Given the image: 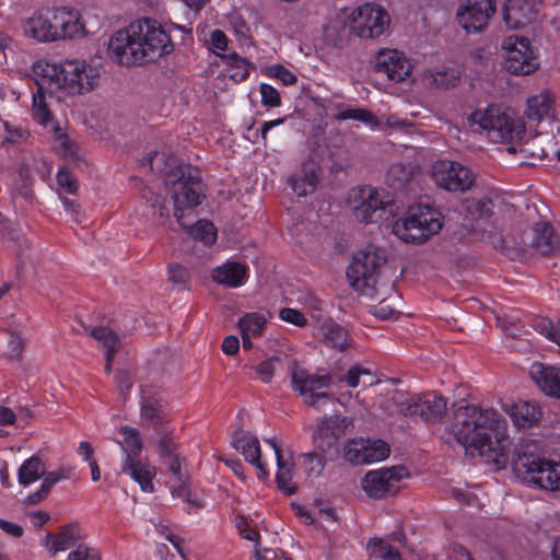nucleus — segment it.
Segmentation results:
<instances>
[{"mask_svg": "<svg viewBox=\"0 0 560 560\" xmlns=\"http://www.w3.org/2000/svg\"><path fill=\"white\" fill-rule=\"evenodd\" d=\"M454 417V436L466 455L480 457L497 470L511 463L516 476L528 485L547 491L560 490V463L512 448L509 438L499 436L505 421L497 410L464 405Z\"/></svg>", "mask_w": 560, "mask_h": 560, "instance_id": "obj_1", "label": "nucleus"}, {"mask_svg": "<svg viewBox=\"0 0 560 560\" xmlns=\"http://www.w3.org/2000/svg\"><path fill=\"white\" fill-rule=\"evenodd\" d=\"M454 417V436L466 455L480 457L497 470L511 463L516 476L528 485L547 491L560 490V463L512 448L509 438L499 436L505 421L497 410L464 405Z\"/></svg>", "mask_w": 560, "mask_h": 560, "instance_id": "obj_2", "label": "nucleus"}, {"mask_svg": "<svg viewBox=\"0 0 560 560\" xmlns=\"http://www.w3.org/2000/svg\"><path fill=\"white\" fill-rule=\"evenodd\" d=\"M171 35L156 20L143 18L115 32L108 42V57L120 66L154 62L173 52Z\"/></svg>", "mask_w": 560, "mask_h": 560, "instance_id": "obj_3", "label": "nucleus"}, {"mask_svg": "<svg viewBox=\"0 0 560 560\" xmlns=\"http://www.w3.org/2000/svg\"><path fill=\"white\" fill-rule=\"evenodd\" d=\"M24 33L40 43L74 39L86 35L77 10L55 8L40 10L23 25Z\"/></svg>", "mask_w": 560, "mask_h": 560, "instance_id": "obj_4", "label": "nucleus"}, {"mask_svg": "<svg viewBox=\"0 0 560 560\" xmlns=\"http://www.w3.org/2000/svg\"><path fill=\"white\" fill-rule=\"evenodd\" d=\"M165 190L174 205L176 221H183L196 213L205 196L201 192V178L199 171L189 164H180L166 172L164 179Z\"/></svg>", "mask_w": 560, "mask_h": 560, "instance_id": "obj_5", "label": "nucleus"}, {"mask_svg": "<svg viewBox=\"0 0 560 560\" xmlns=\"http://www.w3.org/2000/svg\"><path fill=\"white\" fill-rule=\"evenodd\" d=\"M468 122L472 131L486 133L492 142H520L526 135L525 124L499 106L475 110L468 117Z\"/></svg>", "mask_w": 560, "mask_h": 560, "instance_id": "obj_6", "label": "nucleus"}, {"mask_svg": "<svg viewBox=\"0 0 560 560\" xmlns=\"http://www.w3.org/2000/svg\"><path fill=\"white\" fill-rule=\"evenodd\" d=\"M33 70L34 73L43 71L44 77L52 81L55 89H62L73 95L92 91L100 78V70L96 67L80 60H66L60 65L37 63Z\"/></svg>", "mask_w": 560, "mask_h": 560, "instance_id": "obj_7", "label": "nucleus"}, {"mask_svg": "<svg viewBox=\"0 0 560 560\" xmlns=\"http://www.w3.org/2000/svg\"><path fill=\"white\" fill-rule=\"evenodd\" d=\"M386 264L383 249L369 245L357 253L347 270L351 287L360 294L371 299L380 295V277Z\"/></svg>", "mask_w": 560, "mask_h": 560, "instance_id": "obj_8", "label": "nucleus"}, {"mask_svg": "<svg viewBox=\"0 0 560 560\" xmlns=\"http://www.w3.org/2000/svg\"><path fill=\"white\" fill-rule=\"evenodd\" d=\"M39 78L35 79L36 92L33 93L32 117L40 126L50 127L54 132L55 140L58 142L59 150L66 159L75 162L79 159L77 147L70 141L68 136L62 132L61 128L55 124L54 115L47 103V94H52L59 89H55L51 80L44 77V72L38 70L36 73Z\"/></svg>", "mask_w": 560, "mask_h": 560, "instance_id": "obj_9", "label": "nucleus"}, {"mask_svg": "<svg viewBox=\"0 0 560 560\" xmlns=\"http://www.w3.org/2000/svg\"><path fill=\"white\" fill-rule=\"evenodd\" d=\"M441 228V213L431 206L419 205L409 209L408 217L393 224V233L406 243H422Z\"/></svg>", "mask_w": 560, "mask_h": 560, "instance_id": "obj_10", "label": "nucleus"}, {"mask_svg": "<svg viewBox=\"0 0 560 560\" xmlns=\"http://www.w3.org/2000/svg\"><path fill=\"white\" fill-rule=\"evenodd\" d=\"M392 401L397 413L405 417H419L425 422L440 421L447 410L445 398L435 392H428L415 397L396 390L392 395Z\"/></svg>", "mask_w": 560, "mask_h": 560, "instance_id": "obj_11", "label": "nucleus"}, {"mask_svg": "<svg viewBox=\"0 0 560 560\" xmlns=\"http://www.w3.org/2000/svg\"><path fill=\"white\" fill-rule=\"evenodd\" d=\"M291 384L293 392L304 397L310 407L319 409L320 402L330 400L334 395L322 389L329 388L334 383L331 374L315 375L299 366L296 361L290 364Z\"/></svg>", "mask_w": 560, "mask_h": 560, "instance_id": "obj_12", "label": "nucleus"}, {"mask_svg": "<svg viewBox=\"0 0 560 560\" xmlns=\"http://www.w3.org/2000/svg\"><path fill=\"white\" fill-rule=\"evenodd\" d=\"M390 18L380 5L365 3L350 15V32L361 38H376L388 28Z\"/></svg>", "mask_w": 560, "mask_h": 560, "instance_id": "obj_13", "label": "nucleus"}, {"mask_svg": "<svg viewBox=\"0 0 560 560\" xmlns=\"http://www.w3.org/2000/svg\"><path fill=\"white\" fill-rule=\"evenodd\" d=\"M505 50L504 68L512 74L527 75L538 68L537 57L528 38L511 35L502 44Z\"/></svg>", "mask_w": 560, "mask_h": 560, "instance_id": "obj_14", "label": "nucleus"}, {"mask_svg": "<svg viewBox=\"0 0 560 560\" xmlns=\"http://www.w3.org/2000/svg\"><path fill=\"white\" fill-rule=\"evenodd\" d=\"M407 476L408 471L404 466L370 470L362 478L361 486L370 498L383 499L397 493L400 481Z\"/></svg>", "mask_w": 560, "mask_h": 560, "instance_id": "obj_15", "label": "nucleus"}, {"mask_svg": "<svg viewBox=\"0 0 560 560\" xmlns=\"http://www.w3.org/2000/svg\"><path fill=\"white\" fill-rule=\"evenodd\" d=\"M432 178L439 187L448 191H466L475 183V176L468 167L450 160H440L433 164Z\"/></svg>", "mask_w": 560, "mask_h": 560, "instance_id": "obj_16", "label": "nucleus"}, {"mask_svg": "<svg viewBox=\"0 0 560 560\" xmlns=\"http://www.w3.org/2000/svg\"><path fill=\"white\" fill-rule=\"evenodd\" d=\"M392 200H384L377 189L364 187L360 190V203L354 206L353 213L358 221L377 223L393 213Z\"/></svg>", "mask_w": 560, "mask_h": 560, "instance_id": "obj_17", "label": "nucleus"}, {"mask_svg": "<svg viewBox=\"0 0 560 560\" xmlns=\"http://www.w3.org/2000/svg\"><path fill=\"white\" fill-rule=\"evenodd\" d=\"M494 12V0H466L457 10V21L468 33H479L488 26Z\"/></svg>", "mask_w": 560, "mask_h": 560, "instance_id": "obj_18", "label": "nucleus"}, {"mask_svg": "<svg viewBox=\"0 0 560 560\" xmlns=\"http://www.w3.org/2000/svg\"><path fill=\"white\" fill-rule=\"evenodd\" d=\"M374 70L390 81L400 82L410 74L411 65L397 49H381L374 58Z\"/></svg>", "mask_w": 560, "mask_h": 560, "instance_id": "obj_19", "label": "nucleus"}, {"mask_svg": "<svg viewBox=\"0 0 560 560\" xmlns=\"http://www.w3.org/2000/svg\"><path fill=\"white\" fill-rule=\"evenodd\" d=\"M540 0H509L503 10L505 25L510 28L523 27L535 21Z\"/></svg>", "mask_w": 560, "mask_h": 560, "instance_id": "obj_20", "label": "nucleus"}, {"mask_svg": "<svg viewBox=\"0 0 560 560\" xmlns=\"http://www.w3.org/2000/svg\"><path fill=\"white\" fill-rule=\"evenodd\" d=\"M231 443L235 450L243 454L247 463L259 470L258 478L265 479L268 472L260 460L261 452L258 439L249 432L240 430L234 432Z\"/></svg>", "mask_w": 560, "mask_h": 560, "instance_id": "obj_21", "label": "nucleus"}, {"mask_svg": "<svg viewBox=\"0 0 560 560\" xmlns=\"http://www.w3.org/2000/svg\"><path fill=\"white\" fill-rule=\"evenodd\" d=\"M80 538L79 525L71 523L61 526L56 535L48 533L42 540V545L45 546L54 557L60 551L77 546Z\"/></svg>", "mask_w": 560, "mask_h": 560, "instance_id": "obj_22", "label": "nucleus"}, {"mask_svg": "<svg viewBox=\"0 0 560 560\" xmlns=\"http://www.w3.org/2000/svg\"><path fill=\"white\" fill-rule=\"evenodd\" d=\"M529 375L535 384L547 395L560 398V370L546 366L542 363H534Z\"/></svg>", "mask_w": 560, "mask_h": 560, "instance_id": "obj_23", "label": "nucleus"}, {"mask_svg": "<svg viewBox=\"0 0 560 560\" xmlns=\"http://www.w3.org/2000/svg\"><path fill=\"white\" fill-rule=\"evenodd\" d=\"M121 471L137 481L143 491L153 492V478L156 474L155 467L138 458L125 459Z\"/></svg>", "mask_w": 560, "mask_h": 560, "instance_id": "obj_24", "label": "nucleus"}, {"mask_svg": "<svg viewBox=\"0 0 560 560\" xmlns=\"http://www.w3.org/2000/svg\"><path fill=\"white\" fill-rule=\"evenodd\" d=\"M246 277V266L236 261H228L212 270V279L230 288L242 285Z\"/></svg>", "mask_w": 560, "mask_h": 560, "instance_id": "obj_25", "label": "nucleus"}, {"mask_svg": "<svg viewBox=\"0 0 560 560\" xmlns=\"http://www.w3.org/2000/svg\"><path fill=\"white\" fill-rule=\"evenodd\" d=\"M510 416L515 425L530 428L539 421L541 411L537 405L520 400L511 406Z\"/></svg>", "mask_w": 560, "mask_h": 560, "instance_id": "obj_26", "label": "nucleus"}, {"mask_svg": "<svg viewBox=\"0 0 560 560\" xmlns=\"http://www.w3.org/2000/svg\"><path fill=\"white\" fill-rule=\"evenodd\" d=\"M197 214L177 221L178 224L192 237L205 244H211L215 238L214 225L208 220H196Z\"/></svg>", "mask_w": 560, "mask_h": 560, "instance_id": "obj_27", "label": "nucleus"}, {"mask_svg": "<svg viewBox=\"0 0 560 560\" xmlns=\"http://www.w3.org/2000/svg\"><path fill=\"white\" fill-rule=\"evenodd\" d=\"M533 246L544 256L553 254L558 248V237L548 223H541L534 230Z\"/></svg>", "mask_w": 560, "mask_h": 560, "instance_id": "obj_28", "label": "nucleus"}, {"mask_svg": "<svg viewBox=\"0 0 560 560\" xmlns=\"http://www.w3.org/2000/svg\"><path fill=\"white\" fill-rule=\"evenodd\" d=\"M218 56L224 65L230 67L229 77L234 82L245 81L249 75V69L254 68L252 62L236 52L218 54Z\"/></svg>", "mask_w": 560, "mask_h": 560, "instance_id": "obj_29", "label": "nucleus"}, {"mask_svg": "<svg viewBox=\"0 0 560 560\" xmlns=\"http://www.w3.org/2000/svg\"><path fill=\"white\" fill-rule=\"evenodd\" d=\"M45 464L40 457L33 455L26 459L19 468V482L26 487L44 476Z\"/></svg>", "mask_w": 560, "mask_h": 560, "instance_id": "obj_30", "label": "nucleus"}, {"mask_svg": "<svg viewBox=\"0 0 560 560\" xmlns=\"http://www.w3.org/2000/svg\"><path fill=\"white\" fill-rule=\"evenodd\" d=\"M323 335L328 346L346 350L349 347V334L347 329L337 323L329 322L323 326Z\"/></svg>", "mask_w": 560, "mask_h": 560, "instance_id": "obj_31", "label": "nucleus"}, {"mask_svg": "<svg viewBox=\"0 0 560 560\" xmlns=\"http://www.w3.org/2000/svg\"><path fill=\"white\" fill-rule=\"evenodd\" d=\"M120 433L124 436V441L119 442L126 454L125 459H136L142 452V441L138 430L130 427H121Z\"/></svg>", "mask_w": 560, "mask_h": 560, "instance_id": "obj_32", "label": "nucleus"}, {"mask_svg": "<svg viewBox=\"0 0 560 560\" xmlns=\"http://www.w3.org/2000/svg\"><path fill=\"white\" fill-rule=\"evenodd\" d=\"M141 417L154 425L161 424L165 418V406L162 400L142 396Z\"/></svg>", "mask_w": 560, "mask_h": 560, "instance_id": "obj_33", "label": "nucleus"}, {"mask_svg": "<svg viewBox=\"0 0 560 560\" xmlns=\"http://www.w3.org/2000/svg\"><path fill=\"white\" fill-rule=\"evenodd\" d=\"M551 105L549 95H535L527 101L526 116L530 120L540 121L545 116H549Z\"/></svg>", "mask_w": 560, "mask_h": 560, "instance_id": "obj_34", "label": "nucleus"}, {"mask_svg": "<svg viewBox=\"0 0 560 560\" xmlns=\"http://www.w3.org/2000/svg\"><path fill=\"white\" fill-rule=\"evenodd\" d=\"M412 171L404 164H394L386 174V184L395 191L402 190L410 182Z\"/></svg>", "mask_w": 560, "mask_h": 560, "instance_id": "obj_35", "label": "nucleus"}, {"mask_svg": "<svg viewBox=\"0 0 560 560\" xmlns=\"http://www.w3.org/2000/svg\"><path fill=\"white\" fill-rule=\"evenodd\" d=\"M351 420L348 417L336 415L322 420L318 424L320 434H330L337 439L345 435Z\"/></svg>", "mask_w": 560, "mask_h": 560, "instance_id": "obj_36", "label": "nucleus"}, {"mask_svg": "<svg viewBox=\"0 0 560 560\" xmlns=\"http://www.w3.org/2000/svg\"><path fill=\"white\" fill-rule=\"evenodd\" d=\"M90 335L106 349V352L117 353L120 346V337L114 330L97 326L90 329Z\"/></svg>", "mask_w": 560, "mask_h": 560, "instance_id": "obj_37", "label": "nucleus"}, {"mask_svg": "<svg viewBox=\"0 0 560 560\" xmlns=\"http://www.w3.org/2000/svg\"><path fill=\"white\" fill-rule=\"evenodd\" d=\"M265 325L266 318L258 313L246 314L238 320V327L242 335L250 336L254 338L262 334Z\"/></svg>", "mask_w": 560, "mask_h": 560, "instance_id": "obj_38", "label": "nucleus"}, {"mask_svg": "<svg viewBox=\"0 0 560 560\" xmlns=\"http://www.w3.org/2000/svg\"><path fill=\"white\" fill-rule=\"evenodd\" d=\"M430 84L438 89L455 88L460 80L459 71L454 68H445L430 74Z\"/></svg>", "mask_w": 560, "mask_h": 560, "instance_id": "obj_39", "label": "nucleus"}, {"mask_svg": "<svg viewBox=\"0 0 560 560\" xmlns=\"http://www.w3.org/2000/svg\"><path fill=\"white\" fill-rule=\"evenodd\" d=\"M277 465L278 471L276 474V482L278 489L287 495H292L295 493L296 488L294 486H290L292 479L291 465L284 462L283 456L279 454Z\"/></svg>", "mask_w": 560, "mask_h": 560, "instance_id": "obj_40", "label": "nucleus"}, {"mask_svg": "<svg viewBox=\"0 0 560 560\" xmlns=\"http://www.w3.org/2000/svg\"><path fill=\"white\" fill-rule=\"evenodd\" d=\"M365 439L349 440L343 446V457L354 465L365 464Z\"/></svg>", "mask_w": 560, "mask_h": 560, "instance_id": "obj_41", "label": "nucleus"}, {"mask_svg": "<svg viewBox=\"0 0 560 560\" xmlns=\"http://www.w3.org/2000/svg\"><path fill=\"white\" fill-rule=\"evenodd\" d=\"M5 136L2 140V145L21 144L27 141L31 133L27 128L21 124H13L10 121H2Z\"/></svg>", "mask_w": 560, "mask_h": 560, "instance_id": "obj_42", "label": "nucleus"}, {"mask_svg": "<svg viewBox=\"0 0 560 560\" xmlns=\"http://www.w3.org/2000/svg\"><path fill=\"white\" fill-rule=\"evenodd\" d=\"M338 439L330 434H320V428L317 427V430L313 434V443L315 447L319 451L320 455L326 456H336L339 452L338 448Z\"/></svg>", "mask_w": 560, "mask_h": 560, "instance_id": "obj_43", "label": "nucleus"}, {"mask_svg": "<svg viewBox=\"0 0 560 560\" xmlns=\"http://www.w3.org/2000/svg\"><path fill=\"white\" fill-rule=\"evenodd\" d=\"M365 464L383 460L388 457L390 448L382 440H365Z\"/></svg>", "mask_w": 560, "mask_h": 560, "instance_id": "obj_44", "label": "nucleus"}, {"mask_svg": "<svg viewBox=\"0 0 560 560\" xmlns=\"http://www.w3.org/2000/svg\"><path fill=\"white\" fill-rule=\"evenodd\" d=\"M336 118L338 120L354 119L373 127L378 125L377 118L371 112L363 108L345 109L337 114Z\"/></svg>", "mask_w": 560, "mask_h": 560, "instance_id": "obj_45", "label": "nucleus"}, {"mask_svg": "<svg viewBox=\"0 0 560 560\" xmlns=\"http://www.w3.org/2000/svg\"><path fill=\"white\" fill-rule=\"evenodd\" d=\"M361 376L369 377V381H365V380L363 381V385H372L373 384L371 371L369 369H365V368H362L359 365H354V366L350 368L349 371L345 375H342L338 378V381L346 382L347 385L350 387H357L360 384Z\"/></svg>", "mask_w": 560, "mask_h": 560, "instance_id": "obj_46", "label": "nucleus"}, {"mask_svg": "<svg viewBox=\"0 0 560 560\" xmlns=\"http://www.w3.org/2000/svg\"><path fill=\"white\" fill-rule=\"evenodd\" d=\"M492 202L488 198L482 199H466L464 201V207L468 213H470L474 218H483L489 217L491 212Z\"/></svg>", "mask_w": 560, "mask_h": 560, "instance_id": "obj_47", "label": "nucleus"}, {"mask_svg": "<svg viewBox=\"0 0 560 560\" xmlns=\"http://www.w3.org/2000/svg\"><path fill=\"white\" fill-rule=\"evenodd\" d=\"M304 467L308 475L318 476L324 470L327 458L317 452H310L303 455Z\"/></svg>", "mask_w": 560, "mask_h": 560, "instance_id": "obj_48", "label": "nucleus"}, {"mask_svg": "<svg viewBox=\"0 0 560 560\" xmlns=\"http://www.w3.org/2000/svg\"><path fill=\"white\" fill-rule=\"evenodd\" d=\"M281 365V359L279 357H271L260 362L256 372L260 375L261 380L266 383L270 382L276 370Z\"/></svg>", "mask_w": 560, "mask_h": 560, "instance_id": "obj_49", "label": "nucleus"}, {"mask_svg": "<svg viewBox=\"0 0 560 560\" xmlns=\"http://www.w3.org/2000/svg\"><path fill=\"white\" fill-rule=\"evenodd\" d=\"M267 74L280 80L284 85H292L298 81L296 75L282 65L270 66L267 69Z\"/></svg>", "mask_w": 560, "mask_h": 560, "instance_id": "obj_50", "label": "nucleus"}, {"mask_svg": "<svg viewBox=\"0 0 560 560\" xmlns=\"http://www.w3.org/2000/svg\"><path fill=\"white\" fill-rule=\"evenodd\" d=\"M264 106L278 107L281 105L279 92L270 84L261 83L259 86Z\"/></svg>", "mask_w": 560, "mask_h": 560, "instance_id": "obj_51", "label": "nucleus"}, {"mask_svg": "<svg viewBox=\"0 0 560 560\" xmlns=\"http://www.w3.org/2000/svg\"><path fill=\"white\" fill-rule=\"evenodd\" d=\"M100 553L94 548L84 544L77 545V548L68 555V560H100Z\"/></svg>", "mask_w": 560, "mask_h": 560, "instance_id": "obj_52", "label": "nucleus"}, {"mask_svg": "<svg viewBox=\"0 0 560 560\" xmlns=\"http://www.w3.org/2000/svg\"><path fill=\"white\" fill-rule=\"evenodd\" d=\"M115 382L118 390L120 392L121 396L126 399L129 390L131 389L133 385V377L132 375L125 370H118L115 373Z\"/></svg>", "mask_w": 560, "mask_h": 560, "instance_id": "obj_53", "label": "nucleus"}, {"mask_svg": "<svg viewBox=\"0 0 560 560\" xmlns=\"http://www.w3.org/2000/svg\"><path fill=\"white\" fill-rule=\"evenodd\" d=\"M151 197L148 201L151 202L153 215L163 220H170V211L166 207L165 199L161 195L150 192Z\"/></svg>", "mask_w": 560, "mask_h": 560, "instance_id": "obj_54", "label": "nucleus"}, {"mask_svg": "<svg viewBox=\"0 0 560 560\" xmlns=\"http://www.w3.org/2000/svg\"><path fill=\"white\" fill-rule=\"evenodd\" d=\"M168 280L174 284L185 285L189 281V271L182 265L174 264L168 267Z\"/></svg>", "mask_w": 560, "mask_h": 560, "instance_id": "obj_55", "label": "nucleus"}, {"mask_svg": "<svg viewBox=\"0 0 560 560\" xmlns=\"http://www.w3.org/2000/svg\"><path fill=\"white\" fill-rule=\"evenodd\" d=\"M292 189L299 197H305L315 190V180L307 177L293 178Z\"/></svg>", "mask_w": 560, "mask_h": 560, "instance_id": "obj_56", "label": "nucleus"}, {"mask_svg": "<svg viewBox=\"0 0 560 560\" xmlns=\"http://www.w3.org/2000/svg\"><path fill=\"white\" fill-rule=\"evenodd\" d=\"M390 546V544H388L382 538H372L369 540L366 549L370 552L371 557H375L377 559L383 560L387 549H389Z\"/></svg>", "mask_w": 560, "mask_h": 560, "instance_id": "obj_57", "label": "nucleus"}, {"mask_svg": "<svg viewBox=\"0 0 560 560\" xmlns=\"http://www.w3.org/2000/svg\"><path fill=\"white\" fill-rule=\"evenodd\" d=\"M69 474H70V471L66 468H60L56 471H49V472H46L44 470V476H42V478H43L42 486L49 492L54 485L59 482L61 479L69 478Z\"/></svg>", "mask_w": 560, "mask_h": 560, "instance_id": "obj_58", "label": "nucleus"}, {"mask_svg": "<svg viewBox=\"0 0 560 560\" xmlns=\"http://www.w3.org/2000/svg\"><path fill=\"white\" fill-rule=\"evenodd\" d=\"M280 318L298 327H303L307 323L305 316L300 311L290 307H284L280 311Z\"/></svg>", "mask_w": 560, "mask_h": 560, "instance_id": "obj_59", "label": "nucleus"}, {"mask_svg": "<svg viewBox=\"0 0 560 560\" xmlns=\"http://www.w3.org/2000/svg\"><path fill=\"white\" fill-rule=\"evenodd\" d=\"M235 525L244 539L256 542L258 541L260 537L259 533L249 527V524L244 516L238 515L235 518Z\"/></svg>", "mask_w": 560, "mask_h": 560, "instance_id": "obj_60", "label": "nucleus"}, {"mask_svg": "<svg viewBox=\"0 0 560 560\" xmlns=\"http://www.w3.org/2000/svg\"><path fill=\"white\" fill-rule=\"evenodd\" d=\"M58 185L66 190L68 194H75L78 190V184L74 177L65 168L59 170L57 174Z\"/></svg>", "mask_w": 560, "mask_h": 560, "instance_id": "obj_61", "label": "nucleus"}, {"mask_svg": "<svg viewBox=\"0 0 560 560\" xmlns=\"http://www.w3.org/2000/svg\"><path fill=\"white\" fill-rule=\"evenodd\" d=\"M24 349V340L23 338L14 332H10V337L8 340V354L11 359H20L22 351Z\"/></svg>", "mask_w": 560, "mask_h": 560, "instance_id": "obj_62", "label": "nucleus"}, {"mask_svg": "<svg viewBox=\"0 0 560 560\" xmlns=\"http://www.w3.org/2000/svg\"><path fill=\"white\" fill-rule=\"evenodd\" d=\"M159 450L161 460L178 456L176 454V444L167 434H164L160 438Z\"/></svg>", "mask_w": 560, "mask_h": 560, "instance_id": "obj_63", "label": "nucleus"}, {"mask_svg": "<svg viewBox=\"0 0 560 560\" xmlns=\"http://www.w3.org/2000/svg\"><path fill=\"white\" fill-rule=\"evenodd\" d=\"M20 177H21V185L13 189L12 195L14 198L21 197L25 200H30L33 197V191L31 189L32 183L30 182L28 177L25 174H23L22 172L20 173Z\"/></svg>", "mask_w": 560, "mask_h": 560, "instance_id": "obj_64", "label": "nucleus"}]
</instances>
